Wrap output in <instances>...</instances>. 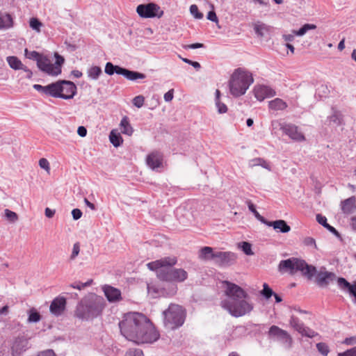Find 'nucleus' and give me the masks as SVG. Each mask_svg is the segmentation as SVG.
I'll return each mask as SVG.
<instances>
[{
    "label": "nucleus",
    "instance_id": "obj_1",
    "mask_svg": "<svg viewBox=\"0 0 356 356\" xmlns=\"http://www.w3.org/2000/svg\"><path fill=\"white\" fill-rule=\"evenodd\" d=\"M119 327L122 335L137 344L153 343L160 337L150 320L138 312L124 314L119 323Z\"/></svg>",
    "mask_w": 356,
    "mask_h": 356
},
{
    "label": "nucleus",
    "instance_id": "obj_2",
    "mask_svg": "<svg viewBox=\"0 0 356 356\" xmlns=\"http://www.w3.org/2000/svg\"><path fill=\"white\" fill-rule=\"evenodd\" d=\"M225 294L227 298L220 302L221 307L236 318L249 314L254 309L248 293L238 285L229 281H223Z\"/></svg>",
    "mask_w": 356,
    "mask_h": 356
},
{
    "label": "nucleus",
    "instance_id": "obj_3",
    "mask_svg": "<svg viewBox=\"0 0 356 356\" xmlns=\"http://www.w3.org/2000/svg\"><path fill=\"white\" fill-rule=\"evenodd\" d=\"M177 263L175 257H164L147 264L150 270L156 271L159 280L167 282H181L188 277V273L182 268H172Z\"/></svg>",
    "mask_w": 356,
    "mask_h": 356
},
{
    "label": "nucleus",
    "instance_id": "obj_4",
    "mask_svg": "<svg viewBox=\"0 0 356 356\" xmlns=\"http://www.w3.org/2000/svg\"><path fill=\"white\" fill-rule=\"evenodd\" d=\"M103 297L95 293H88L76 305L74 316L82 321H88L100 315L104 308Z\"/></svg>",
    "mask_w": 356,
    "mask_h": 356
},
{
    "label": "nucleus",
    "instance_id": "obj_5",
    "mask_svg": "<svg viewBox=\"0 0 356 356\" xmlns=\"http://www.w3.org/2000/svg\"><path fill=\"white\" fill-rule=\"evenodd\" d=\"M253 81L252 75L250 72L241 68L235 70L229 81L231 94L234 97L244 95Z\"/></svg>",
    "mask_w": 356,
    "mask_h": 356
},
{
    "label": "nucleus",
    "instance_id": "obj_6",
    "mask_svg": "<svg viewBox=\"0 0 356 356\" xmlns=\"http://www.w3.org/2000/svg\"><path fill=\"white\" fill-rule=\"evenodd\" d=\"M281 273H289L291 275L300 271L302 274L311 280L316 273V268L312 265H309L305 261L295 257L286 260H282L278 266Z\"/></svg>",
    "mask_w": 356,
    "mask_h": 356
},
{
    "label": "nucleus",
    "instance_id": "obj_7",
    "mask_svg": "<svg viewBox=\"0 0 356 356\" xmlns=\"http://www.w3.org/2000/svg\"><path fill=\"white\" fill-rule=\"evenodd\" d=\"M164 324L170 329H175L184 323V313L183 308L175 304H170L168 309L163 312Z\"/></svg>",
    "mask_w": 356,
    "mask_h": 356
},
{
    "label": "nucleus",
    "instance_id": "obj_8",
    "mask_svg": "<svg viewBox=\"0 0 356 356\" xmlns=\"http://www.w3.org/2000/svg\"><path fill=\"white\" fill-rule=\"evenodd\" d=\"M272 130L276 132L282 130L291 140L301 142L305 140L304 134L300 131L298 127L293 124L282 122L280 120H274L271 122Z\"/></svg>",
    "mask_w": 356,
    "mask_h": 356
},
{
    "label": "nucleus",
    "instance_id": "obj_9",
    "mask_svg": "<svg viewBox=\"0 0 356 356\" xmlns=\"http://www.w3.org/2000/svg\"><path fill=\"white\" fill-rule=\"evenodd\" d=\"M138 14L143 18H160L163 15V11L160 6L154 3L140 4L136 8Z\"/></svg>",
    "mask_w": 356,
    "mask_h": 356
},
{
    "label": "nucleus",
    "instance_id": "obj_10",
    "mask_svg": "<svg viewBox=\"0 0 356 356\" xmlns=\"http://www.w3.org/2000/svg\"><path fill=\"white\" fill-rule=\"evenodd\" d=\"M268 336L279 341L285 348H289L292 345V338L286 331L277 325H272L268 330Z\"/></svg>",
    "mask_w": 356,
    "mask_h": 356
},
{
    "label": "nucleus",
    "instance_id": "obj_11",
    "mask_svg": "<svg viewBox=\"0 0 356 356\" xmlns=\"http://www.w3.org/2000/svg\"><path fill=\"white\" fill-rule=\"evenodd\" d=\"M236 254L231 252H215L213 254L214 264L220 267L233 265L236 262Z\"/></svg>",
    "mask_w": 356,
    "mask_h": 356
},
{
    "label": "nucleus",
    "instance_id": "obj_12",
    "mask_svg": "<svg viewBox=\"0 0 356 356\" xmlns=\"http://www.w3.org/2000/svg\"><path fill=\"white\" fill-rule=\"evenodd\" d=\"M29 342L23 337L15 338L10 344L12 356H21L28 349Z\"/></svg>",
    "mask_w": 356,
    "mask_h": 356
},
{
    "label": "nucleus",
    "instance_id": "obj_13",
    "mask_svg": "<svg viewBox=\"0 0 356 356\" xmlns=\"http://www.w3.org/2000/svg\"><path fill=\"white\" fill-rule=\"evenodd\" d=\"M38 67L49 75L57 76L61 73L60 67L51 63V60L45 56L38 60Z\"/></svg>",
    "mask_w": 356,
    "mask_h": 356
},
{
    "label": "nucleus",
    "instance_id": "obj_14",
    "mask_svg": "<svg viewBox=\"0 0 356 356\" xmlns=\"http://www.w3.org/2000/svg\"><path fill=\"white\" fill-rule=\"evenodd\" d=\"M113 73L122 75L129 81H136L137 79H144L146 78V75L143 73L131 71L120 66L113 65Z\"/></svg>",
    "mask_w": 356,
    "mask_h": 356
},
{
    "label": "nucleus",
    "instance_id": "obj_15",
    "mask_svg": "<svg viewBox=\"0 0 356 356\" xmlns=\"http://www.w3.org/2000/svg\"><path fill=\"white\" fill-rule=\"evenodd\" d=\"M60 98L69 99H72L76 94V86L70 81H60Z\"/></svg>",
    "mask_w": 356,
    "mask_h": 356
},
{
    "label": "nucleus",
    "instance_id": "obj_16",
    "mask_svg": "<svg viewBox=\"0 0 356 356\" xmlns=\"http://www.w3.org/2000/svg\"><path fill=\"white\" fill-rule=\"evenodd\" d=\"M254 94L256 99L260 102L266 98L273 97L276 95L275 91L268 86L257 85L254 88Z\"/></svg>",
    "mask_w": 356,
    "mask_h": 356
},
{
    "label": "nucleus",
    "instance_id": "obj_17",
    "mask_svg": "<svg viewBox=\"0 0 356 356\" xmlns=\"http://www.w3.org/2000/svg\"><path fill=\"white\" fill-rule=\"evenodd\" d=\"M316 282L321 287H326L330 282H334L337 276L334 273L328 271H320L316 274Z\"/></svg>",
    "mask_w": 356,
    "mask_h": 356
},
{
    "label": "nucleus",
    "instance_id": "obj_18",
    "mask_svg": "<svg viewBox=\"0 0 356 356\" xmlns=\"http://www.w3.org/2000/svg\"><path fill=\"white\" fill-rule=\"evenodd\" d=\"M66 299L64 297L58 296L51 302L49 310L56 316H60L65 309Z\"/></svg>",
    "mask_w": 356,
    "mask_h": 356
},
{
    "label": "nucleus",
    "instance_id": "obj_19",
    "mask_svg": "<svg viewBox=\"0 0 356 356\" xmlns=\"http://www.w3.org/2000/svg\"><path fill=\"white\" fill-rule=\"evenodd\" d=\"M340 207L343 213L346 215L353 213L356 211V197L351 196L342 200Z\"/></svg>",
    "mask_w": 356,
    "mask_h": 356
},
{
    "label": "nucleus",
    "instance_id": "obj_20",
    "mask_svg": "<svg viewBox=\"0 0 356 356\" xmlns=\"http://www.w3.org/2000/svg\"><path fill=\"white\" fill-rule=\"evenodd\" d=\"M145 161L147 166L153 170L161 172L164 169L163 157H146Z\"/></svg>",
    "mask_w": 356,
    "mask_h": 356
},
{
    "label": "nucleus",
    "instance_id": "obj_21",
    "mask_svg": "<svg viewBox=\"0 0 356 356\" xmlns=\"http://www.w3.org/2000/svg\"><path fill=\"white\" fill-rule=\"evenodd\" d=\"M266 225L282 233H287L291 230L290 226L284 220L267 221Z\"/></svg>",
    "mask_w": 356,
    "mask_h": 356
},
{
    "label": "nucleus",
    "instance_id": "obj_22",
    "mask_svg": "<svg viewBox=\"0 0 356 356\" xmlns=\"http://www.w3.org/2000/svg\"><path fill=\"white\" fill-rule=\"evenodd\" d=\"M46 95L53 97H60V81L46 86Z\"/></svg>",
    "mask_w": 356,
    "mask_h": 356
},
{
    "label": "nucleus",
    "instance_id": "obj_23",
    "mask_svg": "<svg viewBox=\"0 0 356 356\" xmlns=\"http://www.w3.org/2000/svg\"><path fill=\"white\" fill-rule=\"evenodd\" d=\"M288 105L286 102L280 98H275L268 102V107L273 111H283L287 108Z\"/></svg>",
    "mask_w": 356,
    "mask_h": 356
},
{
    "label": "nucleus",
    "instance_id": "obj_24",
    "mask_svg": "<svg viewBox=\"0 0 356 356\" xmlns=\"http://www.w3.org/2000/svg\"><path fill=\"white\" fill-rule=\"evenodd\" d=\"M120 131L126 134L127 136H131L134 132V129L131 127L129 118L127 116H124L120 121Z\"/></svg>",
    "mask_w": 356,
    "mask_h": 356
},
{
    "label": "nucleus",
    "instance_id": "obj_25",
    "mask_svg": "<svg viewBox=\"0 0 356 356\" xmlns=\"http://www.w3.org/2000/svg\"><path fill=\"white\" fill-rule=\"evenodd\" d=\"M7 62L9 66L14 70H26V67L24 66L21 60L16 56L7 57Z\"/></svg>",
    "mask_w": 356,
    "mask_h": 356
},
{
    "label": "nucleus",
    "instance_id": "obj_26",
    "mask_svg": "<svg viewBox=\"0 0 356 356\" xmlns=\"http://www.w3.org/2000/svg\"><path fill=\"white\" fill-rule=\"evenodd\" d=\"M13 19L10 14L0 17V29H8L13 26Z\"/></svg>",
    "mask_w": 356,
    "mask_h": 356
},
{
    "label": "nucleus",
    "instance_id": "obj_27",
    "mask_svg": "<svg viewBox=\"0 0 356 356\" xmlns=\"http://www.w3.org/2000/svg\"><path fill=\"white\" fill-rule=\"evenodd\" d=\"M337 284L339 287L343 291H348L351 294L352 289L356 286V282L353 284H350L345 278L339 277L337 279Z\"/></svg>",
    "mask_w": 356,
    "mask_h": 356
},
{
    "label": "nucleus",
    "instance_id": "obj_28",
    "mask_svg": "<svg viewBox=\"0 0 356 356\" xmlns=\"http://www.w3.org/2000/svg\"><path fill=\"white\" fill-rule=\"evenodd\" d=\"M215 252H213V248L211 247H204L201 248L200 251V258L201 259H212L213 260V254Z\"/></svg>",
    "mask_w": 356,
    "mask_h": 356
},
{
    "label": "nucleus",
    "instance_id": "obj_29",
    "mask_svg": "<svg viewBox=\"0 0 356 356\" xmlns=\"http://www.w3.org/2000/svg\"><path fill=\"white\" fill-rule=\"evenodd\" d=\"M253 26L256 34L260 37H263L269 31L268 26L265 24L258 22L254 24Z\"/></svg>",
    "mask_w": 356,
    "mask_h": 356
},
{
    "label": "nucleus",
    "instance_id": "obj_30",
    "mask_svg": "<svg viewBox=\"0 0 356 356\" xmlns=\"http://www.w3.org/2000/svg\"><path fill=\"white\" fill-rule=\"evenodd\" d=\"M40 319L41 316L35 308H31L29 309L28 317L29 323H38L40 321Z\"/></svg>",
    "mask_w": 356,
    "mask_h": 356
},
{
    "label": "nucleus",
    "instance_id": "obj_31",
    "mask_svg": "<svg viewBox=\"0 0 356 356\" xmlns=\"http://www.w3.org/2000/svg\"><path fill=\"white\" fill-rule=\"evenodd\" d=\"M316 29V26L312 24H305L299 30L294 31L293 33L298 36H302L305 35L309 30H314Z\"/></svg>",
    "mask_w": 356,
    "mask_h": 356
},
{
    "label": "nucleus",
    "instance_id": "obj_32",
    "mask_svg": "<svg viewBox=\"0 0 356 356\" xmlns=\"http://www.w3.org/2000/svg\"><path fill=\"white\" fill-rule=\"evenodd\" d=\"M289 323L290 325L298 332L303 329V323H302L300 319L295 316H292L291 317Z\"/></svg>",
    "mask_w": 356,
    "mask_h": 356
},
{
    "label": "nucleus",
    "instance_id": "obj_33",
    "mask_svg": "<svg viewBox=\"0 0 356 356\" xmlns=\"http://www.w3.org/2000/svg\"><path fill=\"white\" fill-rule=\"evenodd\" d=\"M247 203L249 210L254 214L255 218L262 223L266 224L267 220H266V219L259 214L257 211L255 206L250 201H248Z\"/></svg>",
    "mask_w": 356,
    "mask_h": 356
},
{
    "label": "nucleus",
    "instance_id": "obj_34",
    "mask_svg": "<svg viewBox=\"0 0 356 356\" xmlns=\"http://www.w3.org/2000/svg\"><path fill=\"white\" fill-rule=\"evenodd\" d=\"M147 292L153 298L159 297L162 293V291L159 289V287L154 284H147Z\"/></svg>",
    "mask_w": 356,
    "mask_h": 356
},
{
    "label": "nucleus",
    "instance_id": "obj_35",
    "mask_svg": "<svg viewBox=\"0 0 356 356\" xmlns=\"http://www.w3.org/2000/svg\"><path fill=\"white\" fill-rule=\"evenodd\" d=\"M250 165L251 166H255V165H261L264 168H266L268 170H270L269 163L266 161L265 160L261 159V158H256L250 161Z\"/></svg>",
    "mask_w": 356,
    "mask_h": 356
},
{
    "label": "nucleus",
    "instance_id": "obj_36",
    "mask_svg": "<svg viewBox=\"0 0 356 356\" xmlns=\"http://www.w3.org/2000/svg\"><path fill=\"white\" fill-rule=\"evenodd\" d=\"M4 212L5 216L9 222L14 223L18 220V216L15 212L8 209H5Z\"/></svg>",
    "mask_w": 356,
    "mask_h": 356
},
{
    "label": "nucleus",
    "instance_id": "obj_37",
    "mask_svg": "<svg viewBox=\"0 0 356 356\" xmlns=\"http://www.w3.org/2000/svg\"><path fill=\"white\" fill-rule=\"evenodd\" d=\"M102 73V70L99 67L94 66L90 67L88 71V76L92 79H97Z\"/></svg>",
    "mask_w": 356,
    "mask_h": 356
},
{
    "label": "nucleus",
    "instance_id": "obj_38",
    "mask_svg": "<svg viewBox=\"0 0 356 356\" xmlns=\"http://www.w3.org/2000/svg\"><path fill=\"white\" fill-rule=\"evenodd\" d=\"M302 334V336L307 337L309 338H313L317 335V333L313 330L310 329L308 327H305L303 325V329L301 330L299 332Z\"/></svg>",
    "mask_w": 356,
    "mask_h": 356
},
{
    "label": "nucleus",
    "instance_id": "obj_39",
    "mask_svg": "<svg viewBox=\"0 0 356 356\" xmlns=\"http://www.w3.org/2000/svg\"><path fill=\"white\" fill-rule=\"evenodd\" d=\"M261 294L266 298L268 299L270 298L273 294V291L269 287L268 284L264 283L263 284V289L261 291Z\"/></svg>",
    "mask_w": 356,
    "mask_h": 356
},
{
    "label": "nucleus",
    "instance_id": "obj_40",
    "mask_svg": "<svg viewBox=\"0 0 356 356\" xmlns=\"http://www.w3.org/2000/svg\"><path fill=\"white\" fill-rule=\"evenodd\" d=\"M29 25L32 29L40 32L42 24L37 18L33 17L30 19Z\"/></svg>",
    "mask_w": 356,
    "mask_h": 356
},
{
    "label": "nucleus",
    "instance_id": "obj_41",
    "mask_svg": "<svg viewBox=\"0 0 356 356\" xmlns=\"http://www.w3.org/2000/svg\"><path fill=\"white\" fill-rule=\"evenodd\" d=\"M25 52H26V56L28 58L33 59L37 61V65H38V60L42 59L44 57L35 51H31L29 53L27 49H26Z\"/></svg>",
    "mask_w": 356,
    "mask_h": 356
},
{
    "label": "nucleus",
    "instance_id": "obj_42",
    "mask_svg": "<svg viewBox=\"0 0 356 356\" xmlns=\"http://www.w3.org/2000/svg\"><path fill=\"white\" fill-rule=\"evenodd\" d=\"M190 13L196 19H200L203 18V14L198 10V7L193 4L190 6Z\"/></svg>",
    "mask_w": 356,
    "mask_h": 356
},
{
    "label": "nucleus",
    "instance_id": "obj_43",
    "mask_svg": "<svg viewBox=\"0 0 356 356\" xmlns=\"http://www.w3.org/2000/svg\"><path fill=\"white\" fill-rule=\"evenodd\" d=\"M123 143V139L119 133H116L113 130V145L115 147L120 146Z\"/></svg>",
    "mask_w": 356,
    "mask_h": 356
},
{
    "label": "nucleus",
    "instance_id": "obj_44",
    "mask_svg": "<svg viewBox=\"0 0 356 356\" xmlns=\"http://www.w3.org/2000/svg\"><path fill=\"white\" fill-rule=\"evenodd\" d=\"M124 356H144V354L139 348H130L125 353Z\"/></svg>",
    "mask_w": 356,
    "mask_h": 356
},
{
    "label": "nucleus",
    "instance_id": "obj_45",
    "mask_svg": "<svg viewBox=\"0 0 356 356\" xmlns=\"http://www.w3.org/2000/svg\"><path fill=\"white\" fill-rule=\"evenodd\" d=\"M316 348L319 353H321L323 356H327L330 350L328 346L325 343H318L316 344Z\"/></svg>",
    "mask_w": 356,
    "mask_h": 356
},
{
    "label": "nucleus",
    "instance_id": "obj_46",
    "mask_svg": "<svg viewBox=\"0 0 356 356\" xmlns=\"http://www.w3.org/2000/svg\"><path fill=\"white\" fill-rule=\"evenodd\" d=\"M241 248L243 252L247 255H252L254 254L252 251V245L248 242H242Z\"/></svg>",
    "mask_w": 356,
    "mask_h": 356
},
{
    "label": "nucleus",
    "instance_id": "obj_47",
    "mask_svg": "<svg viewBox=\"0 0 356 356\" xmlns=\"http://www.w3.org/2000/svg\"><path fill=\"white\" fill-rule=\"evenodd\" d=\"M145 98L142 95H138L133 99V104L135 106L140 108L144 104Z\"/></svg>",
    "mask_w": 356,
    "mask_h": 356
},
{
    "label": "nucleus",
    "instance_id": "obj_48",
    "mask_svg": "<svg viewBox=\"0 0 356 356\" xmlns=\"http://www.w3.org/2000/svg\"><path fill=\"white\" fill-rule=\"evenodd\" d=\"M122 299L121 291L119 289L113 287V303L118 302Z\"/></svg>",
    "mask_w": 356,
    "mask_h": 356
},
{
    "label": "nucleus",
    "instance_id": "obj_49",
    "mask_svg": "<svg viewBox=\"0 0 356 356\" xmlns=\"http://www.w3.org/2000/svg\"><path fill=\"white\" fill-rule=\"evenodd\" d=\"M216 107L219 113H225L227 111V106L220 100L216 102Z\"/></svg>",
    "mask_w": 356,
    "mask_h": 356
},
{
    "label": "nucleus",
    "instance_id": "obj_50",
    "mask_svg": "<svg viewBox=\"0 0 356 356\" xmlns=\"http://www.w3.org/2000/svg\"><path fill=\"white\" fill-rule=\"evenodd\" d=\"M337 356H356V346L343 353H339Z\"/></svg>",
    "mask_w": 356,
    "mask_h": 356
},
{
    "label": "nucleus",
    "instance_id": "obj_51",
    "mask_svg": "<svg viewBox=\"0 0 356 356\" xmlns=\"http://www.w3.org/2000/svg\"><path fill=\"white\" fill-rule=\"evenodd\" d=\"M39 165L41 168L44 169L47 172H49V161L44 157L39 161Z\"/></svg>",
    "mask_w": 356,
    "mask_h": 356
},
{
    "label": "nucleus",
    "instance_id": "obj_52",
    "mask_svg": "<svg viewBox=\"0 0 356 356\" xmlns=\"http://www.w3.org/2000/svg\"><path fill=\"white\" fill-rule=\"evenodd\" d=\"M80 251L79 243H75L73 245V250L70 256L71 259H74L79 254Z\"/></svg>",
    "mask_w": 356,
    "mask_h": 356
},
{
    "label": "nucleus",
    "instance_id": "obj_53",
    "mask_svg": "<svg viewBox=\"0 0 356 356\" xmlns=\"http://www.w3.org/2000/svg\"><path fill=\"white\" fill-rule=\"evenodd\" d=\"M316 221L320 225L323 226L324 227H325L328 225V223L327 222V218L325 216H324L321 214H317L316 216Z\"/></svg>",
    "mask_w": 356,
    "mask_h": 356
},
{
    "label": "nucleus",
    "instance_id": "obj_54",
    "mask_svg": "<svg viewBox=\"0 0 356 356\" xmlns=\"http://www.w3.org/2000/svg\"><path fill=\"white\" fill-rule=\"evenodd\" d=\"M103 291L104 294L108 300V302H111V286L105 285L103 286Z\"/></svg>",
    "mask_w": 356,
    "mask_h": 356
},
{
    "label": "nucleus",
    "instance_id": "obj_55",
    "mask_svg": "<svg viewBox=\"0 0 356 356\" xmlns=\"http://www.w3.org/2000/svg\"><path fill=\"white\" fill-rule=\"evenodd\" d=\"M92 282V280H88V282H86V283H81L79 284H72L70 286H71V287H72L74 289H77L79 290H81L82 288H83L85 286H90Z\"/></svg>",
    "mask_w": 356,
    "mask_h": 356
},
{
    "label": "nucleus",
    "instance_id": "obj_56",
    "mask_svg": "<svg viewBox=\"0 0 356 356\" xmlns=\"http://www.w3.org/2000/svg\"><path fill=\"white\" fill-rule=\"evenodd\" d=\"M72 215L73 219L75 220H77L81 218L82 212L79 209H74L72 211Z\"/></svg>",
    "mask_w": 356,
    "mask_h": 356
},
{
    "label": "nucleus",
    "instance_id": "obj_57",
    "mask_svg": "<svg viewBox=\"0 0 356 356\" xmlns=\"http://www.w3.org/2000/svg\"><path fill=\"white\" fill-rule=\"evenodd\" d=\"M207 19L213 22H218V17L213 10L209 11L207 14Z\"/></svg>",
    "mask_w": 356,
    "mask_h": 356
},
{
    "label": "nucleus",
    "instance_id": "obj_58",
    "mask_svg": "<svg viewBox=\"0 0 356 356\" xmlns=\"http://www.w3.org/2000/svg\"><path fill=\"white\" fill-rule=\"evenodd\" d=\"M304 244L308 246L314 245L316 248V241L312 237H306L304 239Z\"/></svg>",
    "mask_w": 356,
    "mask_h": 356
},
{
    "label": "nucleus",
    "instance_id": "obj_59",
    "mask_svg": "<svg viewBox=\"0 0 356 356\" xmlns=\"http://www.w3.org/2000/svg\"><path fill=\"white\" fill-rule=\"evenodd\" d=\"M55 57L56 58V61L54 65L56 66H60L61 67V65L63 64L65 61L64 58L60 56L58 53H55Z\"/></svg>",
    "mask_w": 356,
    "mask_h": 356
},
{
    "label": "nucleus",
    "instance_id": "obj_60",
    "mask_svg": "<svg viewBox=\"0 0 356 356\" xmlns=\"http://www.w3.org/2000/svg\"><path fill=\"white\" fill-rule=\"evenodd\" d=\"M174 90L171 89L164 95V99L166 102H170L174 97Z\"/></svg>",
    "mask_w": 356,
    "mask_h": 356
},
{
    "label": "nucleus",
    "instance_id": "obj_61",
    "mask_svg": "<svg viewBox=\"0 0 356 356\" xmlns=\"http://www.w3.org/2000/svg\"><path fill=\"white\" fill-rule=\"evenodd\" d=\"M343 343L346 345L356 344V337H347L344 339Z\"/></svg>",
    "mask_w": 356,
    "mask_h": 356
},
{
    "label": "nucleus",
    "instance_id": "obj_62",
    "mask_svg": "<svg viewBox=\"0 0 356 356\" xmlns=\"http://www.w3.org/2000/svg\"><path fill=\"white\" fill-rule=\"evenodd\" d=\"M77 134L81 137H85L86 136V134H87V129H86V128L85 127H83V126L79 127L78 129H77Z\"/></svg>",
    "mask_w": 356,
    "mask_h": 356
},
{
    "label": "nucleus",
    "instance_id": "obj_63",
    "mask_svg": "<svg viewBox=\"0 0 356 356\" xmlns=\"http://www.w3.org/2000/svg\"><path fill=\"white\" fill-rule=\"evenodd\" d=\"M203 46L204 45L202 43H193L191 44L185 45L184 47V48L186 49H197V48L203 47Z\"/></svg>",
    "mask_w": 356,
    "mask_h": 356
},
{
    "label": "nucleus",
    "instance_id": "obj_64",
    "mask_svg": "<svg viewBox=\"0 0 356 356\" xmlns=\"http://www.w3.org/2000/svg\"><path fill=\"white\" fill-rule=\"evenodd\" d=\"M350 226L354 231H356V216L350 218Z\"/></svg>",
    "mask_w": 356,
    "mask_h": 356
}]
</instances>
